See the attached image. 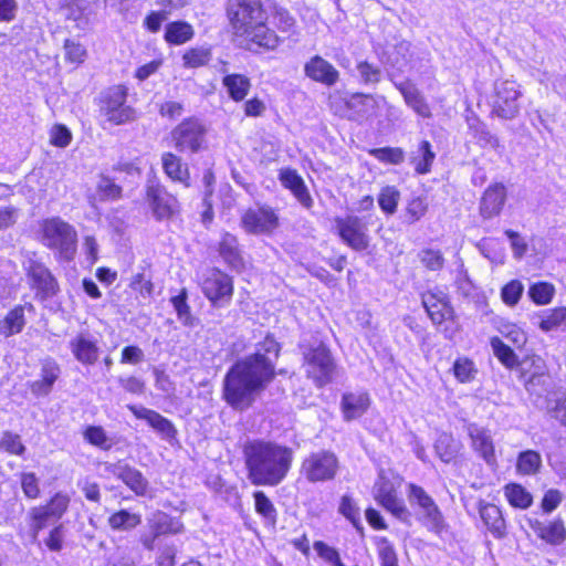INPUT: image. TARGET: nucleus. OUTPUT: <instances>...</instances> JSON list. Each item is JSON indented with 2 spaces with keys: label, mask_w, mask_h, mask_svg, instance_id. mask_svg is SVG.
Returning <instances> with one entry per match:
<instances>
[{
  "label": "nucleus",
  "mask_w": 566,
  "mask_h": 566,
  "mask_svg": "<svg viewBox=\"0 0 566 566\" xmlns=\"http://www.w3.org/2000/svg\"><path fill=\"white\" fill-rule=\"evenodd\" d=\"M272 23L283 33L296 34V20L291 12L274 0H250V42L266 50L275 49L280 38L265 22Z\"/></svg>",
  "instance_id": "nucleus-1"
},
{
  "label": "nucleus",
  "mask_w": 566,
  "mask_h": 566,
  "mask_svg": "<svg viewBox=\"0 0 566 566\" xmlns=\"http://www.w3.org/2000/svg\"><path fill=\"white\" fill-rule=\"evenodd\" d=\"M293 451L271 442H250V481L255 485L280 484L291 469Z\"/></svg>",
  "instance_id": "nucleus-2"
},
{
  "label": "nucleus",
  "mask_w": 566,
  "mask_h": 566,
  "mask_svg": "<svg viewBox=\"0 0 566 566\" xmlns=\"http://www.w3.org/2000/svg\"><path fill=\"white\" fill-rule=\"evenodd\" d=\"M39 241L53 251L60 262H71L77 251V232L61 217L44 218L39 222Z\"/></svg>",
  "instance_id": "nucleus-3"
},
{
  "label": "nucleus",
  "mask_w": 566,
  "mask_h": 566,
  "mask_svg": "<svg viewBox=\"0 0 566 566\" xmlns=\"http://www.w3.org/2000/svg\"><path fill=\"white\" fill-rule=\"evenodd\" d=\"M95 103L103 123L111 127L132 124L139 117L137 109L128 104V87L123 83L104 88Z\"/></svg>",
  "instance_id": "nucleus-4"
},
{
  "label": "nucleus",
  "mask_w": 566,
  "mask_h": 566,
  "mask_svg": "<svg viewBox=\"0 0 566 566\" xmlns=\"http://www.w3.org/2000/svg\"><path fill=\"white\" fill-rule=\"evenodd\" d=\"M144 202L158 222L172 221L181 216L182 205L177 193L158 179L150 180L144 189Z\"/></svg>",
  "instance_id": "nucleus-5"
},
{
  "label": "nucleus",
  "mask_w": 566,
  "mask_h": 566,
  "mask_svg": "<svg viewBox=\"0 0 566 566\" xmlns=\"http://www.w3.org/2000/svg\"><path fill=\"white\" fill-rule=\"evenodd\" d=\"M71 497L59 491L53 493L45 504L32 506L28 513V526L32 541H36L42 531L51 523H57L70 510Z\"/></svg>",
  "instance_id": "nucleus-6"
},
{
  "label": "nucleus",
  "mask_w": 566,
  "mask_h": 566,
  "mask_svg": "<svg viewBox=\"0 0 566 566\" xmlns=\"http://www.w3.org/2000/svg\"><path fill=\"white\" fill-rule=\"evenodd\" d=\"M208 129L203 122L189 116L179 122L170 132L174 148L180 154H198L208 148Z\"/></svg>",
  "instance_id": "nucleus-7"
},
{
  "label": "nucleus",
  "mask_w": 566,
  "mask_h": 566,
  "mask_svg": "<svg viewBox=\"0 0 566 566\" xmlns=\"http://www.w3.org/2000/svg\"><path fill=\"white\" fill-rule=\"evenodd\" d=\"M279 355V344L273 337L266 336L256 352L250 355V394L262 388L274 375V360Z\"/></svg>",
  "instance_id": "nucleus-8"
},
{
  "label": "nucleus",
  "mask_w": 566,
  "mask_h": 566,
  "mask_svg": "<svg viewBox=\"0 0 566 566\" xmlns=\"http://www.w3.org/2000/svg\"><path fill=\"white\" fill-rule=\"evenodd\" d=\"M339 468L338 457L333 451L317 450L302 460L300 474L310 483H325L337 476Z\"/></svg>",
  "instance_id": "nucleus-9"
},
{
  "label": "nucleus",
  "mask_w": 566,
  "mask_h": 566,
  "mask_svg": "<svg viewBox=\"0 0 566 566\" xmlns=\"http://www.w3.org/2000/svg\"><path fill=\"white\" fill-rule=\"evenodd\" d=\"M23 269L28 286L36 301L43 303L60 294L59 280L42 261L30 259Z\"/></svg>",
  "instance_id": "nucleus-10"
},
{
  "label": "nucleus",
  "mask_w": 566,
  "mask_h": 566,
  "mask_svg": "<svg viewBox=\"0 0 566 566\" xmlns=\"http://www.w3.org/2000/svg\"><path fill=\"white\" fill-rule=\"evenodd\" d=\"M409 502L420 509L419 521L430 532L440 535L446 530V521L434 500L419 485L409 484Z\"/></svg>",
  "instance_id": "nucleus-11"
},
{
  "label": "nucleus",
  "mask_w": 566,
  "mask_h": 566,
  "mask_svg": "<svg viewBox=\"0 0 566 566\" xmlns=\"http://www.w3.org/2000/svg\"><path fill=\"white\" fill-rule=\"evenodd\" d=\"M198 284L212 305L228 303L233 294L232 277L217 268L205 270Z\"/></svg>",
  "instance_id": "nucleus-12"
},
{
  "label": "nucleus",
  "mask_w": 566,
  "mask_h": 566,
  "mask_svg": "<svg viewBox=\"0 0 566 566\" xmlns=\"http://www.w3.org/2000/svg\"><path fill=\"white\" fill-rule=\"evenodd\" d=\"M305 371L317 387H324L332 381L335 368L329 349L322 343L304 353Z\"/></svg>",
  "instance_id": "nucleus-13"
},
{
  "label": "nucleus",
  "mask_w": 566,
  "mask_h": 566,
  "mask_svg": "<svg viewBox=\"0 0 566 566\" xmlns=\"http://www.w3.org/2000/svg\"><path fill=\"white\" fill-rule=\"evenodd\" d=\"M522 96L515 81L499 80L494 83L492 113L504 119L514 118L520 112L518 99Z\"/></svg>",
  "instance_id": "nucleus-14"
},
{
  "label": "nucleus",
  "mask_w": 566,
  "mask_h": 566,
  "mask_svg": "<svg viewBox=\"0 0 566 566\" xmlns=\"http://www.w3.org/2000/svg\"><path fill=\"white\" fill-rule=\"evenodd\" d=\"M148 533L140 536V544L147 551H154L157 539L163 536L177 535L184 531L179 517L164 511H155L147 520Z\"/></svg>",
  "instance_id": "nucleus-15"
},
{
  "label": "nucleus",
  "mask_w": 566,
  "mask_h": 566,
  "mask_svg": "<svg viewBox=\"0 0 566 566\" xmlns=\"http://www.w3.org/2000/svg\"><path fill=\"white\" fill-rule=\"evenodd\" d=\"M373 492L378 504L401 522L409 524L411 514L403 500L398 497L397 485L382 472L379 473Z\"/></svg>",
  "instance_id": "nucleus-16"
},
{
  "label": "nucleus",
  "mask_w": 566,
  "mask_h": 566,
  "mask_svg": "<svg viewBox=\"0 0 566 566\" xmlns=\"http://www.w3.org/2000/svg\"><path fill=\"white\" fill-rule=\"evenodd\" d=\"M223 396L234 408L243 405L248 397V361H237L227 373Z\"/></svg>",
  "instance_id": "nucleus-17"
},
{
  "label": "nucleus",
  "mask_w": 566,
  "mask_h": 566,
  "mask_svg": "<svg viewBox=\"0 0 566 566\" xmlns=\"http://www.w3.org/2000/svg\"><path fill=\"white\" fill-rule=\"evenodd\" d=\"M337 232L349 248L355 251H364L369 245L367 227L357 216H346L335 219Z\"/></svg>",
  "instance_id": "nucleus-18"
},
{
  "label": "nucleus",
  "mask_w": 566,
  "mask_h": 566,
  "mask_svg": "<svg viewBox=\"0 0 566 566\" xmlns=\"http://www.w3.org/2000/svg\"><path fill=\"white\" fill-rule=\"evenodd\" d=\"M127 409L137 420H144L164 439L171 442L177 440L178 430L174 422L154 409L138 405H128Z\"/></svg>",
  "instance_id": "nucleus-19"
},
{
  "label": "nucleus",
  "mask_w": 566,
  "mask_h": 566,
  "mask_svg": "<svg viewBox=\"0 0 566 566\" xmlns=\"http://www.w3.org/2000/svg\"><path fill=\"white\" fill-rule=\"evenodd\" d=\"M160 7L159 10H149L143 19V28L150 34H156L161 30L164 22L177 10L185 8L188 0H156Z\"/></svg>",
  "instance_id": "nucleus-20"
},
{
  "label": "nucleus",
  "mask_w": 566,
  "mask_h": 566,
  "mask_svg": "<svg viewBox=\"0 0 566 566\" xmlns=\"http://www.w3.org/2000/svg\"><path fill=\"white\" fill-rule=\"evenodd\" d=\"M160 161L163 172L171 182L180 184L185 188L191 186L190 168L179 155L165 151L160 156Z\"/></svg>",
  "instance_id": "nucleus-21"
},
{
  "label": "nucleus",
  "mask_w": 566,
  "mask_h": 566,
  "mask_svg": "<svg viewBox=\"0 0 566 566\" xmlns=\"http://www.w3.org/2000/svg\"><path fill=\"white\" fill-rule=\"evenodd\" d=\"M70 349L74 358L84 366H93L99 358V346L96 339L86 333H78L70 340Z\"/></svg>",
  "instance_id": "nucleus-22"
},
{
  "label": "nucleus",
  "mask_w": 566,
  "mask_h": 566,
  "mask_svg": "<svg viewBox=\"0 0 566 566\" xmlns=\"http://www.w3.org/2000/svg\"><path fill=\"white\" fill-rule=\"evenodd\" d=\"M34 310V305L30 302L17 304L10 308L0 319V336L9 338L20 334L27 325L25 311L32 313Z\"/></svg>",
  "instance_id": "nucleus-23"
},
{
  "label": "nucleus",
  "mask_w": 566,
  "mask_h": 566,
  "mask_svg": "<svg viewBox=\"0 0 566 566\" xmlns=\"http://www.w3.org/2000/svg\"><path fill=\"white\" fill-rule=\"evenodd\" d=\"M422 304L433 324L439 325L452 316V307L442 291H428L422 294Z\"/></svg>",
  "instance_id": "nucleus-24"
},
{
  "label": "nucleus",
  "mask_w": 566,
  "mask_h": 566,
  "mask_svg": "<svg viewBox=\"0 0 566 566\" xmlns=\"http://www.w3.org/2000/svg\"><path fill=\"white\" fill-rule=\"evenodd\" d=\"M506 201V188L501 182L490 185L480 201V213L484 219H491L501 213Z\"/></svg>",
  "instance_id": "nucleus-25"
},
{
  "label": "nucleus",
  "mask_w": 566,
  "mask_h": 566,
  "mask_svg": "<svg viewBox=\"0 0 566 566\" xmlns=\"http://www.w3.org/2000/svg\"><path fill=\"white\" fill-rule=\"evenodd\" d=\"M304 73L311 80L326 86H333L339 78V72L319 55L313 56L305 63Z\"/></svg>",
  "instance_id": "nucleus-26"
},
{
  "label": "nucleus",
  "mask_w": 566,
  "mask_h": 566,
  "mask_svg": "<svg viewBox=\"0 0 566 566\" xmlns=\"http://www.w3.org/2000/svg\"><path fill=\"white\" fill-rule=\"evenodd\" d=\"M279 180L282 186L289 189L296 200L306 209L313 206V199L308 192V189L295 169L283 168L280 170Z\"/></svg>",
  "instance_id": "nucleus-27"
},
{
  "label": "nucleus",
  "mask_w": 566,
  "mask_h": 566,
  "mask_svg": "<svg viewBox=\"0 0 566 566\" xmlns=\"http://www.w3.org/2000/svg\"><path fill=\"white\" fill-rule=\"evenodd\" d=\"M472 449L489 464L496 463L492 436L489 430L471 424L468 428Z\"/></svg>",
  "instance_id": "nucleus-28"
},
{
  "label": "nucleus",
  "mask_w": 566,
  "mask_h": 566,
  "mask_svg": "<svg viewBox=\"0 0 566 566\" xmlns=\"http://www.w3.org/2000/svg\"><path fill=\"white\" fill-rule=\"evenodd\" d=\"M480 517L494 538H503L506 536V522L503 513L495 504L479 502Z\"/></svg>",
  "instance_id": "nucleus-29"
},
{
  "label": "nucleus",
  "mask_w": 566,
  "mask_h": 566,
  "mask_svg": "<svg viewBox=\"0 0 566 566\" xmlns=\"http://www.w3.org/2000/svg\"><path fill=\"white\" fill-rule=\"evenodd\" d=\"M528 525L541 539L551 545H560L566 539V528L559 518L547 523L538 520H528Z\"/></svg>",
  "instance_id": "nucleus-30"
},
{
  "label": "nucleus",
  "mask_w": 566,
  "mask_h": 566,
  "mask_svg": "<svg viewBox=\"0 0 566 566\" xmlns=\"http://www.w3.org/2000/svg\"><path fill=\"white\" fill-rule=\"evenodd\" d=\"M193 25L182 19L172 20L166 23L163 39L168 46H180L195 38Z\"/></svg>",
  "instance_id": "nucleus-31"
},
{
  "label": "nucleus",
  "mask_w": 566,
  "mask_h": 566,
  "mask_svg": "<svg viewBox=\"0 0 566 566\" xmlns=\"http://www.w3.org/2000/svg\"><path fill=\"white\" fill-rule=\"evenodd\" d=\"M123 197V187L113 177L102 174L96 184L95 193L88 197V201L94 205L95 202L118 201Z\"/></svg>",
  "instance_id": "nucleus-32"
},
{
  "label": "nucleus",
  "mask_w": 566,
  "mask_h": 566,
  "mask_svg": "<svg viewBox=\"0 0 566 566\" xmlns=\"http://www.w3.org/2000/svg\"><path fill=\"white\" fill-rule=\"evenodd\" d=\"M117 478L139 497L150 496L148 480L136 468L125 464L120 468Z\"/></svg>",
  "instance_id": "nucleus-33"
},
{
  "label": "nucleus",
  "mask_w": 566,
  "mask_h": 566,
  "mask_svg": "<svg viewBox=\"0 0 566 566\" xmlns=\"http://www.w3.org/2000/svg\"><path fill=\"white\" fill-rule=\"evenodd\" d=\"M370 405V398L367 392H347L342 397V411L344 419L350 421L361 417Z\"/></svg>",
  "instance_id": "nucleus-34"
},
{
  "label": "nucleus",
  "mask_w": 566,
  "mask_h": 566,
  "mask_svg": "<svg viewBox=\"0 0 566 566\" xmlns=\"http://www.w3.org/2000/svg\"><path fill=\"white\" fill-rule=\"evenodd\" d=\"M402 94L406 104L423 118L431 117V111L419 90L410 82L395 83Z\"/></svg>",
  "instance_id": "nucleus-35"
},
{
  "label": "nucleus",
  "mask_w": 566,
  "mask_h": 566,
  "mask_svg": "<svg viewBox=\"0 0 566 566\" xmlns=\"http://www.w3.org/2000/svg\"><path fill=\"white\" fill-rule=\"evenodd\" d=\"M60 376V366L54 360L43 363L40 379L30 385L35 396H46L51 392L54 382Z\"/></svg>",
  "instance_id": "nucleus-36"
},
{
  "label": "nucleus",
  "mask_w": 566,
  "mask_h": 566,
  "mask_svg": "<svg viewBox=\"0 0 566 566\" xmlns=\"http://www.w3.org/2000/svg\"><path fill=\"white\" fill-rule=\"evenodd\" d=\"M279 226V218L274 210L261 207L253 213L250 212V232L270 233Z\"/></svg>",
  "instance_id": "nucleus-37"
},
{
  "label": "nucleus",
  "mask_w": 566,
  "mask_h": 566,
  "mask_svg": "<svg viewBox=\"0 0 566 566\" xmlns=\"http://www.w3.org/2000/svg\"><path fill=\"white\" fill-rule=\"evenodd\" d=\"M212 60L210 46H189L181 54V64L186 70L206 67Z\"/></svg>",
  "instance_id": "nucleus-38"
},
{
  "label": "nucleus",
  "mask_w": 566,
  "mask_h": 566,
  "mask_svg": "<svg viewBox=\"0 0 566 566\" xmlns=\"http://www.w3.org/2000/svg\"><path fill=\"white\" fill-rule=\"evenodd\" d=\"M538 328L544 333L566 331V306L546 310L541 314Z\"/></svg>",
  "instance_id": "nucleus-39"
},
{
  "label": "nucleus",
  "mask_w": 566,
  "mask_h": 566,
  "mask_svg": "<svg viewBox=\"0 0 566 566\" xmlns=\"http://www.w3.org/2000/svg\"><path fill=\"white\" fill-rule=\"evenodd\" d=\"M543 460L539 452L535 450H525L517 454L515 470L520 475H536L541 472Z\"/></svg>",
  "instance_id": "nucleus-40"
},
{
  "label": "nucleus",
  "mask_w": 566,
  "mask_h": 566,
  "mask_svg": "<svg viewBox=\"0 0 566 566\" xmlns=\"http://www.w3.org/2000/svg\"><path fill=\"white\" fill-rule=\"evenodd\" d=\"M107 524L113 531H130L142 524V515L120 509L107 517Z\"/></svg>",
  "instance_id": "nucleus-41"
},
{
  "label": "nucleus",
  "mask_w": 566,
  "mask_h": 566,
  "mask_svg": "<svg viewBox=\"0 0 566 566\" xmlns=\"http://www.w3.org/2000/svg\"><path fill=\"white\" fill-rule=\"evenodd\" d=\"M462 444L452 434L441 433L434 443V450L441 461L449 463L460 453Z\"/></svg>",
  "instance_id": "nucleus-42"
},
{
  "label": "nucleus",
  "mask_w": 566,
  "mask_h": 566,
  "mask_svg": "<svg viewBox=\"0 0 566 566\" xmlns=\"http://www.w3.org/2000/svg\"><path fill=\"white\" fill-rule=\"evenodd\" d=\"M434 158L436 154L432 150L431 144L428 140H422L410 160L418 174L426 175L430 172Z\"/></svg>",
  "instance_id": "nucleus-43"
},
{
  "label": "nucleus",
  "mask_w": 566,
  "mask_h": 566,
  "mask_svg": "<svg viewBox=\"0 0 566 566\" xmlns=\"http://www.w3.org/2000/svg\"><path fill=\"white\" fill-rule=\"evenodd\" d=\"M83 439L88 444L108 451L113 448V441L102 426L88 424L82 431Z\"/></svg>",
  "instance_id": "nucleus-44"
},
{
  "label": "nucleus",
  "mask_w": 566,
  "mask_h": 566,
  "mask_svg": "<svg viewBox=\"0 0 566 566\" xmlns=\"http://www.w3.org/2000/svg\"><path fill=\"white\" fill-rule=\"evenodd\" d=\"M507 502L516 509H528L533 503L532 494L521 484L510 483L504 486Z\"/></svg>",
  "instance_id": "nucleus-45"
},
{
  "label": "nucleus",
  "mask_w": 566,
  "mask_h": 566,
  "mask_svg": "<svg viewBox=\"0 0 566 566\" xmlns=\"http://www.w3.org/2000/svg\"><path fill=\"white\" fill-rule=\"evenodd\" d=\"M64 61L74 67L82 65L88 57V53L84 44L73 39L63 41Z\"/></svg>",
  "instance_id": "nucleus-46"
},
{
  "label": "nucleus",
  "mask_w": 566,
  "mask_h": 566,
  "mask_svg": "<svg viewBox=\"0 0 566 566\" xmlns=\"http://www.w3.org/2000/svg\"><path fill=\"white\" fill-rule=\"evenodd\" d=\"M229 96L235 101H243L248 94V77L242 74H228L222 78Z\"/></svg>",
  "instance_id": "nucleus-47"
},
{
  "label": "nucleus",
  "mask_w": 566,
  "mask_h": 566,
  "mask_svg": "<svg viewBox=\"0 0 566 566\" xmlns=\"http://www.w3.org/2000/svg\"><path fill=\"white\" fill-rule=\"evenodd\" d=\"M228 18L237 32L244 33L248 24V3L244 1H231L227 9Z\"/></svg>",
  "instance_id": "nucleus-48"
},
{
  "label": "nucleus",
  "mask_w": 566,
  "mask_h": 566,
  "mask_svg": "<svg viewBox=\"0 0 566 566\" xmlns=\"http://www.w3.org/2000/svg\"><path fill=\"white\" fill-rule=\"evenodd\" d=\"M411 57V44L407 41L397 43L388 53V63L397 72H403L408 66Z\"/></svg>",
  "instance_id": "nucleus-49"
},
{
  "label": "nucleus",
  "mask_w": 566,
  "mask_h": 566,
  "mask_svg": "<svg viewBox=\"0 0 566 566\" xmlns=\"http://www.w3.org/2000/svg\"><path fill=\"white\" fill-rule=\"evenodd\" d=\"M170 303L177 314V317L184 323V325H191L193 322L191 315V308L188 304V292L184 287L179 293L170 297Z\"/></svg>",
  "instance_id": "nucleus-50"
},
{
  "label": "nucleus",
  "mask_w": 566,
  "mask_h": 566,
  "mask_svg": "<svg viewBox=\"0 0 566 566\" xmlns=\"http://www.w3.org/2000/svg\"><path fill=\"white\" fill-rule=\"evenodd\" d=\"M555 295V287L547 282H537L530 286L528 296L536 305H547Z\"/></svg>",
  "instance_id": "nucleus-51"
},
{
  "label": "nucleus",
  "mask_w": 566,
  "mask_h": 566,
  "mask_svg": "<svg viewBox=\"0 0 566 566\" xmlns=\"http://www.w3.org/2000/svg\"><path fill=\"white\" fill-rule=\"evenodd\" d=\"M253 497L255 512L260 514L266 523L274 524L276 521V510L271 500L262 491L254 492Z\"/></svg>",
  "instance_id": "nucleus-52"
},
{
  "label": "nucleus",
  "mask_w": 566,
  "mask_h": 566,
  "mask_svg": "<svg viewBox=\"0 0 566 566\" xmlns=\"http://www.w3.org/2000/svg\"><path fill=\"white\" fill-rule=\"evenodd\" d=\"M400 200V192L394 186L384 187L378 196V205L387 214H394Z\"/></svg>",
  "instance_id": "nucleus-53"
},
{
  "label": "nucleus",
  "mask_w": 566,
  "mask_h": 566,
  "mask_svg": "<svg viewBox=\"0 0 566 566\" xmlns=\"http://www.w3.org/2000/svg\"><path fill=\"white\" fill-rule=\"evenodd\" d=\"M66 530L62 523L55 524L44 537L43 543L48 551L60 553L65 546Z\"/></svg>",
  "instance_id": "nucleus-54"
},
{
  "label": "nucleus",
  "mask_w": 566,
  "mask_h": 566,
  "mask_svg": "<svg viewBox=\"0 0 566 566\" xmlns=\"http://www.w3.org/2000/svg\"><path fill=\"white\" fill-rule=\"evenodd\" d=\"M369 154L380 163L390 165H399L405 159V151L399 147L374 148Z\"/></svg>",
  "instance_id": "nucleus-55"
},
{
  "label": "nucleus",
  "mask_w": 566,
  "mask_h": 566,
  "mask_svg": "<svg viewBox=\"0 0 566 566\" xmlns=\"http://www.w3.org/2000/svg\"><path fill=\"white\" fill-rule=\"evenodd\" d=\"M491 347L497 359L507 368H513L517 365V357L514 352L505 345L499 337L491 339Z\"/></svg>",
  "instance_id": "nucleus-56"
},
{
  "label": "nucleus",
  "mask_w": 566,
  "mask_h": 566,
  "mask_svg": "<svg viewBox=\"0 0 566 566\" xmlns=\"http://www.w3.org/2000/svg\"><path fill=\"white\" fill-rule=\"evenodd\" d=\"M377 553L380 566H399L397 552L387 537L378 539Z\"/></svg>",
  "instance_id": "nucleus-57"
},
{
  "label": "nucleus",
  "mask_w": 566,
  "mask_h": 566,
  "mask_svg": "<svg viewBox=\"0 0 566 566\" xmlns=\"http://www.w3.org/2000/svg\"><path fill=\"white\" fill-rule=\"evenodd\" d=\"M0 449L11 455H23L25 452V446L21 441L18 433L11 431H4L0 440Z\"/></svg>",
  "instance_id": "nucleus-58"
},
{
  "label": "nucleus",
  "mask_w": 566,
  "mask_h": 566,
  "mask_svg": "<svg viewBox=\"0 0 566 566\" xmlns=\"http://www.w3.org/2000/svg\"><path fill=\"white\" fill-rule=\"evenodd\" d=\"M20 485L28 500H36L40 497V482L34 472H22L20 474Z\"/></svg>",
  "instance_id": "nucleus-59"
},
{
  "label": "nucleus",
  "mask_w": 566,
  "mask_h": 566,
  "mask_svg": "<svg viewBox=\"0 0 566 566\" xmlns=\"http://www.w3.org/2000/svg\"><path fill=\"white\" fill-rule=\"evenodd\" d=\"M72 133L64 124H54L49 132L50 145L57 148H65L72 142Z\"/></svg>",
  "instance_id": "nucleus-60"
},
{
  "label": "nucleus",
  "mask_w": 566,
  "mask_h": 566,
  "mask_svg": "<svg viewBox=\"0 0 566 566\" xmlns=\"http://www.w3.org/2000/svg\"><path fill=\"white\" fill-rule=\"evenodd\" d=\"M453 374L460 382H470L476 375L474 363L469 358H458L453 364Z\"/></svg>",
  "instance_id": "nucleus-61"
},
{
  "label": "nucleus",
  "mask_w": 566,
  "mask_h": 566,
  "mask_svg": "<svg viewBox=\"0 0 566 566\" xmlns=\"http://www.w3.org/2000/svg\"><path fill=\"white\" fill-rule=\"evenodd\" d=\"M128 286L132 291L143 297L150 296L154 292V283L151 277L146 275L144 272L134 274Z\"/></svg>",
  "instance_id": "nucleus-62"
},
{
  "label": "nucleus",
  "mask_w": 566,
  "mask_h": 566,
  "mask_svg": "<svg viewBox=\"0 0 566 566\" xmlns=\"http://www.w3.org/2000/svg\"><path fill=\"white\" fill-rule=\"evenodd\" d=\"M523 291V284L518 280H512L502 287L501 297L506 305L514 306L518 303Z\"/></svg>",
  "instance_id": "nucleus-63"
},
{
  "label": "nucleus",
  "mask_w": 566,
  "mask_h": 566,
  "mask_svg": "<svg viewBox=\"0 0 566 566\" xmlns=\"http://www.w3.org/2000/svg\"><path fill=\"white\" fill-rule=\"evenodd\" d=\"M118 384L125 392L135 396H142L146 390L145 381L135 375L119 377Z\"/></svg>",
  "instance_id": "nucleus-64"
}]
</instances>
